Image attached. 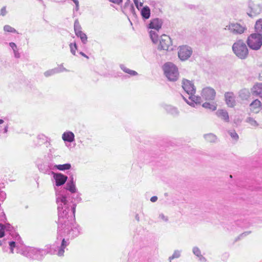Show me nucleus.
I'll use <instances>...</instances> for the list:
<instances>
[{"mask_svg": "<svg viewBox=\"0 0 262 262\" xmlns=\"http://www.w3.org/2000/svg\"><path fill=\"white\" fill-rule=\"evenodd\" d=\"M71 200L64 192L57 194L56 198L58 234H64L71 239L81 233L79 226L75 223V214L76 204L81 201L79 193L74 194Z\"/></svg>", "mask_w": 262, "mask_h": 262, "instance_id": "nucleus-1", "label": "nucleus"}, {"mask_svg": "<svg viewBox=\"0 0 262 262\" xmlns=\"http://www.w3.org/2000/svg\"><path fill=\"white\" fill-rule=\"evenodd\" d=\"M70 239L64 234H58L57 232L56 241L54 244L47 246L46 249L26 247L20 254L29 258L38 260H42L48 253L62 256L64 254L65 248L69 244Z\"/></svg>", "mask_w": 262, "mask_h": 262, "instance_id": "nucleus-2", "label": "nucleus"}, {"mask_svg": "<svg viewBox=\"0 0 262 262\" xmlns=\"http://www.w3.org/2000/svg\"><path fill=\"white\" fill-rule=\"evenodd\" d=\"M13 228L10 231H8L13 237V240L9 242V245L10 249V252L14 253V249L16 248V252L17 253H21L26 248L23 244L21 237L18 234L12 231Z\"/></svg>", "mask_w": 262, "mask_h": 262, "instance_id": "nucleus-3", "label": "nucleus"}, {"mask_svg": "<svg viewBox=\"0 0 262 262\" xmlns=\"http://www.w3.org/2000/svg\"><path fill=\"white\" fill-rule=\"evenodd\" d=\"M233 53L241 59L246 58L248 55V49L247 45L242 39H239L232 45Z\"/></svg>", "mask_w": 262, "mask_h": 262, "instance_id": "nucleus-4", "label": "nucleus"}, {"mask_svg": "<svg viewBox=\"0 0 262 262\" xmlns=\"http://www.w3.org/2000/svg\"><path fill=\"white\" fill-rule=\"evenodd\" d=\"M223 29L228 31L229 32L233 35H238L244 33L247 29L246 25L241 24L238 22H230L227 25H226Z\"/></svg>", "mask_w": 262, "mask_h": 262, "instance_id": "nucleus-5", "label": "nucleus"}, {"mask_svg": "<svg viewBox=\"0 0 262 262\" xmlns=\"http://www.w3.org/2000/svg\"><path fill=\"white\" fill-rule=\"evenodd\" d=\"M164 74L169 81H176L179 76L178 69L171 62L165 63L163 67Z\"/></svg>", "mask_w": 262, "mask_h": 262, "instance_id": "nucleus-6", "label": "nucleus"}, {"mask_svg": "<svg viewBox=\"0 0 262 262\" xmlns=\"http://www.w3.org/2000/svg\"><path fill=\"white\" fill-rule=\"evenodd\" d=\"M247 43L250 49L258 50L262 46V35L257 32L252 33L248 37Z\"/></svg>", "mask_w": 262, "mask_h": 262, "instance_id": "nucleus-7", "label": "nucleus"}, {"mask_svg": "<svg viewBox=\"0 0 262 262\" xmlns=\"http://www.w3.org/2000/svg\"><path fill=\"white\" fill-rule=\"evenodd\" d=\"M37 166L40 172L47 174H52L55 170V164L51 159L46 160L42 162L37 163Z\"/></svg>", "mask_w": 262, "mask_h": 262, "instance_id": "nucleus-8", "label": "nucleus"}, {"mask_svg": "<svg viewBox=\"0 0 262 262\" xmlns=\"http://www.w3.org/2000/svg\"><path fill=\"white\" fill-rule=\"evenodd\" d=\"M159 51H170L172 50V41L171 38L165 34L161 36L159 39V44L157 48Z\"/></svg>", "mask_w": 262, "mask_h": 262, "instance_id": "nucleus-9", "label": "nucleus"}, {"mask_svg": "<svg viewBox=\"0 0 262 262\" xmlns=\"http://www.w3.org/2000/svg\"><path fill=\"white\" fill-rule=\"evenodd\" d=\"M192 53V50L191 48L188 46H182L179 47L178 56L182 61L188 59Z\"/></svg>", "mask_w": 262, "mask_h": 262, "instance_id": "nucleus-10", "label": "nucleus"}, {"mask_svg": "<svg viewBox=\"0 0 262 262\" xmlns=\"http://www.w3.org/2000/svg\"><path fill=\"white\" fill-rule=\"evenodd\" d=\"M182 88L189 96L191 94H195V87L193 83L190 80L183 79L182 81Z\"/></svg>", "mask_w": 262, "mask_h": 262, "instance_id": "nucleus-11", "label": "nucleus"}, {"mask_svg": "<svg viewBox=\"0 0 262 262\" xmlns=\"http://www.w3.org/2000/svg\"><path fill=\"white\" fill-rule=\"evenodd\" d=\"M202 97L206 100H213L214 99L216 92L210 87H206L202 90Z\"/></svg>", "mask_w": 262, "mask_h": 262, "instance_id": "nucleus-12", "label": "nucleus"}, {"mask_svg": "<svg viewBox=\"0 0 262 262\" xmlns=\"http://www.w3.org/2000/svg\"><path fill=\"white\" fill-rule=\"evenodd\" d=\"M249 8L250 11L248 14L252 17L260 14L262 11V4H255L250 1L249 2Z\"/></svg>", "mask_w": 262, "mask_h": 262, "instance_id": "nucleus-13", "label": "nucleus"}, {"mask_svg": "<svg viewBox=\"0 0 262 262\" xmlns=\"http://www.w3.org/2000/svg\"><path fill=\"white\" fill-rule=\"evenodd\" d=\"M54 180L55 182V185L57 186L63 185L67 181L68 177L61 173L52 172Z\"/></svg>", "mask_w": 262, "mask_h": 262, "instance_id": "nucleus-14", "label": "nucleus"}, {"mask_svg": "<svg viewBox=\"0 0 262 262\" xmlns=\"http://www.w3.org/2000/svg\"><path fill=\"white\" fill-rule=\"evenodd\" d=\"M162 22L159 18H155L150 20L148 24V28L159 31L161 28Z\"/></svg>", "mask_w": 262, "mask_h": 262, "instance_id": "nucleus-15", "label": "nucleus"}, {"mask_svg": "<svg viewBox=\"0 0 262 262\" xmlns=\"http://www.w3.org/2000/svg\"><path fill=\"white\" fill-rule=\"evenodd\" d=\"M184 100L187 104L191 106H194V104H200L202 102V98L200 96H195L194 94H191L189 96V99L191 100L190 102L188 101L183 96H182Z\"/></svg>", "mask_w": 262, "mask_h": 262, "instance_id": "nucleus-16", "label": "nucleus"}, {"mask_svg": "<svg viewBox=\"0 0 262 262\" xmlns=\"http://www.w3.org/2000/svg\"><path fill=\"white\" fill-rule=\"evenodd\" d=\"M226 103L230 107H233L235 104L234 94L233 93L227 92L225 94Z\"/></svg>", "mask_w": 262, "mask_h": 262, "instance_id": "nucleus-17", "label": "nucleus"}, {"mask_svg": "<svg viewBox=\"0 0 262 262\" xmlns=\"http://www.w3.org/2000/svg\"><path fill=\"white\" fill-rule=\"evenodd\" d=\"M68 190L72 193H74L76 192V188L75 182L74 181L73 176L72 175L70 177V180L66 184V191ZM65 190H63L64 191Z\"/></svg>", "mask_w": 262, "mask_h": 262, "instance_id": "nucleus-18", "label": "nucleus"}, {"mask_svg": "<svg viewBox=\"0 0 262 262\" xmlns=\"http://www.w3.org/2000/svg\"><path fill=\"white\" fill-rule=\"evenodd\" d=\"M261 106L262 103L258 99H255L250 103V109L251 111L255 113H257L260 110Z\"/></svg>", "mask_w": 262, "mask_h": 262, "instance_id": "nucleus-19", "label": "nucleus"}, {"mask_svg": "<svg viewBox=\"0 0 262 262\" xmlns=\"http://www.w3.org/2000/svg\"><path fill=\"white\" fill-rule=\"evenodd\" d=\"M49 139L43 134L38 135L36 140L34 141L36 146H40L43 144H50Z\"/></svg>", "mask_w": 262, "mask_h": 262, "instance_id": "nucleus-20", "label": "nucleus"}, {"mask_svg": "<svg viewBox=\"0 0 262 262\" xmlns=\"http://www.w3.org/2000/svg\"><path fill=\"white\" fill-rule=\"evenodd\" d=\"M62 138L64 142L71 143L75 140V135L73 132L67 131L62 134Z\"/></svg>", "mask_w": 262, "mask_h": 262, "instance_id": "nucleus-21", "label": "nucleus"}, {"mask_svg": "<svg viewBox=\"0 0 262 262\" xmlns=\"http://www.w3.org/2000/svg\"><path fill=\"white\" fill-rule=\"evenodd\" d=\"M216 115L225 122H228L229 121V117L227 111L223 109L219 110L216 112Z\"/></svg>", "mask_w": 262, "mask_h": 262, "instance_id": "nucleus-22", "label": "nucleus"}, {"mask_svg": "<svg viewBox=\"0 0 262 262\" xmlns=\"http://www.w3.org/2000/svg\"><path fill=\"white\" fill-rule=\"evenodd\" d=\"M164 108L168 113L173 116H176L179 115V111L174 106L170 105H165Z\"/></svg>", "mask_w": 262, "mask_h": 262, "instance_id": "nucleus-23", "label": "nucleus"}, {"mask_svg": "<svg viewBox=\"0 0 262 262\" xmlns=\"http://www.w3.org/2000/svg\"><path fill=\"white\" fill-rule=\"evenodd\" d=\"M141 14L144 19H147L150 16V10L147 6L144 7L141 10Z\"/></svg>", "mask_w": 262, "mask_h": 262, "instance_id": "nucleus-24", "label": "nucleus"}, {"mask_svg": "<svg viewBox=\"0 0 262 262\" xmlns=\"http://www.w3.org/2000/svg\"><path fill=\"white\" fill-rule=\"evenodd\" d=\"M71 168V164L70 163H66L63 164H55V170L60 171H65L69 170Z\"/></svg>", "mask_w": 262, "mask_h": 262, "instance_id": "nucleus-25", "label": "nucleus"}, {"mask_svg": "<svg viewBox=\"0 0 262 262\" xmlns=\"http://www.w3.org/2000/svg\"><path fill=\"white\" fill-rule=\"evenodd\" d=\"M9 46L12 49L13 51L14 57L16 58H19L20 57V53L18 52V50L17 49V47L16 45L13 42H11L9 43Z\"/></svg>", "mask_w": 262, "mask_h": 262, "instance_id": "nucleus-26", "label": "nucleus"}, {"mask_svg": "<svg viewBox=\"0 0 262 262\" xmlns=\"http://www.w3.org/2000/svg\"><path fill=\"white\" fill-rule=\"evenodd\" d=\"M120 68L123 72L129 74L130 76H137L138 74L136 71L127 68L123 64H120Z\"/></svg>", "mask_w": 262, "mask_h": 262, "instance_id": "nucleus-27", "label": "nucleus"}, {"mask_svg": "<svg viewBox=\"0 0 262 262\" xmlns=\"http://www.w3.org/2000/svg\"><path fill=\"white\" fill-rule=\"evenodd\" d=\"M158 31H159L151 30L149 32L150 37L152 42L154 43H158V42L159 41V39H158L159 35L157 33V32H158Z\"/></svg>", "mask_w": 262, "mask_h": 262, "instance_id": "nucleus-28", "label": "nucleus"}, {"mask_svg": "<svg viewBox=\"0 0 262 262\" xmlns=\"http://www.w3.org/2000/svg\"><path fill=\"white\" fill-rule=\"evenodd\" d=\"M202 106L213 111L216 109L217 105L214 102H205L203 104Z\"/></svg>", "mask_w": 262, "mask_h": 262, "instance_id": "nucleus-29", "label": "nucleus"}, {"mask_svg": "<svg viewBox=\"0 0 262 262\" xmlns=\"http://www.w3.org/2000/svg\"><path fill=\"white\" fill-rule=\"evenodd\" d=\"M255 31L262 35V18L258 19L255 25Z\"/></svg>", "mask_w": 262, "mask_h": 262, "instance_id": "nucleus-30", "label": "nucleus"}, {"mask_svg": "<svg viewBox=\"0 0 262 262\" xmlns=\"http://www.w3.org/2000/svg\"><path fill=\"white\" fill-rule=\"evenodd\" d=\"M204 137L207 141L209 142H215L217 139L216 136L211 133L204 135Z\"/></svg>", "mask_w": 262, "mask_h": 262, "instance_id": "nucleus-31", "label": "nucleus"}, {"mask_svg": "<svg viewBox=\"0 0 262 262\" xmlns=\"http://www.w3.org/2000/svg\"><path fill=\"white\" fill-rule=\"evenodd\" d=\"M77 37L80 38V40L83 44L85 45L88 42V37L85 33L80 32L75 34Z\"/></svg>", "mask_w": 262, "mask_h": 262, "instance_id": "nucleus-32", "label": "nucleus"}, {"mask_svg": "<svg viewBox=\"0 0 262 262\" xmlns=\"http://www.w3.org/2000/svg\"><path fill=\"white\" fill-rule=\"evenodd\" d=\"M74 30L75 34L78 33V32H82V27L80 25V23L78 21V19H76L74 24Z\"/></svg>", "mask_w": 262, "mask_h": 262, "instance_id": "nucleus-33", "label": "nucleus"}, {"mask_svg": "<svg viewBox=\"0 0 262 262\" xmlns=\"http://www.w3.org/2000/svg\"><path fill=\"white\" fill-rule=\"evenodd\" d=\"M181 251L180 250H175L173 253V254L169 257L168 259L169 261H171L172 259L174 258H179L181 256Z\"/></svg>", "mask_w": 262, "mask_h": 262, "instance_id": "nucleus-34", "label": "nucleus"}, {"mask_svg": "<svg viewBox=\"0 0 262 262\" xmlns=\"http://www.w3.org/2000/svg\"><path fill=\"white\" fill-rule=\"evenodd\" d=\"M4 30L5 32L18 34V32L15 29L8 25L4 26Z\"/></svg>", "mask_w": 262, "mask_h": 262, "instance_id": "nucleus-35", "label": "nucleus"}, {"mask_svg": "<svg viewBox=\"0 0 262 262\" xmlns=\"http://www.w3.org/2000/svg\"><path fill=\"white\" fill-rule=\"evenodd\" d=\"M70 51L73 55H76V51L77 50V45L75 42L69 45Z\"/></svg>", "mask_w": 262, "mask_h": 262, "instance_id": "nucleus-36", "label": "nucleus"}, {"mask_svg": "<svg viewBox=\"0 0 262 262\" xmlns=\"http://www.w3.org/2000/svg\"><path fill=\"white\" fill-rule=\"evenodd\" d=\"M57 70L55 68L48 70L44 73V75L46 77L52 76L55 74H57Z\"/></svg>", "mask_w": 262, "mask_h": 262, "instance_id": "nucleus-37", "label": "nucleus"}, {"mask_svg": "<svg viewBox=\"0 0 262 262\" xmlns=\"http://www.w3.org/2000/svg\"><path fill=\"white\" fill-rule=\"evenodd\" d=\"M246 121L253 126H257L258 125L256 121H255L253 118L251 117L247 118L246 119Z\"/></svg>", "mask_w": 262, "mask_h": 262, "instance_id": "nucleus-38", "label": "nucleus"}, {"mask_svg": "<svg viewBox=\"0 0 262 262\" xmlns=\"http://www.w3.org/2000/svg\"><path fill=\"white\" fill-rule=\"evenodd\" d=\"M192 252L198 257L202 255L201 250L198 247H194L193 248Z\"/></svg>", "mask_w": 262, "mask_h": 262, "instance_id": "nucleus-39", "label": "nucleus"}, {"mask_svg": "<svg viewBox=\"0 0 262 262\" xmlns=\"http://www.w3.org/2000/svg\"><path fill=\"white\" fill-rule=\"evenodd\" d=\"M228 133L232 139L235 140H237L238 139V135L234 130L229 131Z\"/></svg>", "mask_w": 262, "mask_h": 262, "instance_id": "nucleus-40", "label": "nucleus"}, {"mask_svg": "<svg viewBox=\"0 0 262 262\" xmlns=\"http://www.w3.org/2000/svg\"><path fill=\"white\" fill-rule=\"evenodd\" d=\"M55 69L57 70V73L67 71V70L63 67L62 64H60L58 67L55 68Z\"/></svg>", "mask_w": 262, "mask_h": 262, "instance_id": "nucleus-41", "label": "nucleus"}, {"mask_svg": "<svg viewBox=\"0 0 262 262\" xmlns=\"http://www.w3.org/2000/svg\"><path fill=\"white\" fill-rule=\"evenodd\" d=\"M6 197V193L3 191L0 190V201H3Z\"/></svg>", "mask_w": 262, "mask_h": 262, "instance_id": "nucleus-42", "label": "nucleus"}, {"mask_svg": "<svg viewBox=\"0 0 262 262\" xmlns=\"http://www.w3.org/2000/svg\"><path fill=\"white\" fill-rule=\"evenodd\" d=\"M251 233L250 231H247V232H245L244 233H243L242 234H241L236 239V241L237 239H239L243 237H245L246 236H247V235L249 234L250 233Z\"/></svg>", "mask_w": 262, "mask_h": 262, "instance_id": "nucleus-43", "label": "nucleus"}, {"mask_svg": "<svg viewBox=\"0 0 262 262\" xmlns=\"http://www.w3.org/2000/svg\"><path fill=\"white\" fill-rule=\"evenodd\" d=\"M159 217L164 221V222L168 221V217L165 216L163 213H161L159 214Z\"/></svg>", "mask_w": 262, "mask_h": 262, "instance_id": "nucleus-44", "label": "nucleus"}, {"mask_svg": "<svg viewBox=\"0 0 262 262\" xmlns=\"http://www.w3.org/2000/svg\"><path fill=\"white\" fill-rule=\"evenodd\" d=\"M7 14L6 7V6L3 7L1 10V15L5 16Z\"/></svg>", "mask_w": 262, "mask_h": 262, "instance_id": "nucleus-45", "label": "nucleus"}, {"mask_svg": "<svg viewBox=\"0 0 262 262\" xmlns=\"http://www.w3.org/2000/svg\"><path fill=\"white\" fill-rule=\"evenodd\" d=\"M75 7L73 9V13H75V11H78L79 9V2L75 3ZM74 15V14H73Z\"/></svg>", "mask_w": 262, "mask_h": 262, "instance_id": "nucleus-46", "label": "nucleus"}, {"mask_svg": "<svg viewBox=\"0 0 262 262\" xmlns=\"http://www.w3.org/2000/svg\"><path fill=\"white\" fill-rule=\"evenodd\" d=\"M110 2L117 4L120 5L122 3L123 0H109Z\"/></svg>", "mask_w": 262, "mask_h": 262, "instance_id": "nucleus-47", "label": "nucleus"}, {"mask_svg": "<svg viewBox=\"0 0 262 262\" xmlns=\"http://www.w3.org/2000/svg\"><path fill=\"white\" fill-rule=\"evenodd\" d=\"M129 10L130 12L133 14H135V9L134 8V7L133 5H131L129 7Z\"/></svg>", "mask_w": 262, "mask_h": 262, "instance_id": "nucleus-48", "label": "nucleus"}, {"mask_svg": "<svg viewBox=\"0 0 262 262\" xmlns=\"http://www.w3.org/2000/svg\"><path fill=\"white\" fill-rule=\"evenodd\" d=\"M199 260L203 262H206V259L205 257H204L202 255L198 257Z\"/></svg>", "mask_w": 262, "mask_h": 262, "instance_id": "nucleus-49", "label": "nucleus"}, {"mask_svg": "<svg viewBox=\"0 0 262 262\" xmlns=\"http://www.w3.org/2000/svg\"><path fill=\"white\" fill-rule=\"evenodd\" d=\"M158 198L156 196H153L150 198V201L152 202H155L157 201Z\"/></svg>", "mask_w": 262, "mask_h": 262, "instance_id": "nucleus-50", "label": "nucleus"}, {"mask_svg": "<svg viewBox=\"0 0 262 262\" xmlns=\"http://www.w3.org/2000/svg\"><path fill=\"white\" fill-rule=\"evenodd\" d=\"M8 124H6L5 125L4 128V133H7L8 132Z\"/></svg>", "mask_w": 262, "mask_h": 262, "instance_id": "nucleus-51", "label": "nucleus"}, {"mask_svg": "<svg viewBox=\"0 0 262 262\" xmlns=\"http://www.w3.org/2000/svg\"><path fill=\"white\" fill-rule=\"evenodd\" d=\"M136 7L139 9V0H133Z\"/></svg>", "mask_w": 262, "mask_h": 262, "instance_id": "nucleus-52", "label": "nucleus"}, {"mask_svg": "<svg viewBox=\"0 0 262 262\" xmlns=\"http://www.w3.org/2000/svg\"><path fill=\"white\" fill-rule=\"evenodd\" d=\"M79 54H80L81 56H83V57H84L86 58L87 59H88V58H89V57H88V56L85 54H84V53L83 52H79Z\"/></svg>", "mask_w": 262, "mask_h": 262, "instance_id": "nucleus-53", "label": "nucleus"}, {"mask_svg": "<svg viewBox=\"0 0 262 262\" xmlns=\"http://www.w3.org/2000/svg\"><path fill=\"white\" fill-rule=\"evenodd\" d=\"M259 79L260 80H262V72L259 73Z\"/></svg>", "mask_w": 262, "mask_h": 262, "instance_id": "nucleus-54", "label": "nucleus"}, {"mask_svg": "<svg viewBox=\"0 0 262 262\" xmlns=\"http://www.w3.org/2000/svg\"><path fill=\"white\" fill-rule=\"evenodd\" d=\"M135 218L138 221H139V216L138 214L136 215Z\"/></svg>", "mask_w": 262, "mask_h": 262, "instance_id": "nucleus-55", "label": "nucleus"}, {"mask_svg": "<svg viewBox=\"0 0 262 262\" xmlns=\"http://www.w3.org/2000/svg\"><path fill=\"white\" fill-rule=\"evenodd\" d=\"M4 122V120L2 119H0V124H3Z\"/></svg>", "mask_w": 262, "mask_h": 262, "instance_id": "nucleus-56", "label": "nucleus"}, {"mask_svg": "<svg viewBox=\"0 0 262 262\" xmlns=\"http://www.w3.org/2000/svg\"><path fill=\"white\" fill-rule=\"evenodd\" d=\"M142 5H143V3H139V6H140V7H141V6H142Z\"/></svg>", "mask_w": 262, "mask_h": 262, "instance_id": "nucleus-57", "label": "nucleus"}, {"mask_svg": "<svg viewBox=\"0 0 262 262\" xmlns=\"http://www.w3.org/2000/svg\"><path fill=\"white\" fill-rule=\"evenodd\" d=\"M39 2H41V3H43V1L42 0H38Z\"/></svg>", "mask_w": 262, "mask_h": 262, "instance_id": "nucleus-58", "label": "nucleus"}, {"mask_svg": "<svg viewBox=\"0 0 262 262\" xmlns=\"http://www.w3.org/2000/svg\"><path fill=\"white\" fill-rule=\"evenodd\" d=\"M169 262H171V261H169Z\"/></svg>", "mask_w": 262, "mask_h": 262, "instance_id": "nucleus-59", "label": "nucleus"}]
</instances>
